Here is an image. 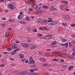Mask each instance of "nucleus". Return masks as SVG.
Returning <instances> with one entry per match:
<instances>
[{
	"mask_svg": "<svg viewBox=\"0 0 75 75\" xmlns=\"http://www.w3.org/2000/svg\"><path fill=\"white\" fill-rule=\"evenodd\" d=\"M57 24V22L55 21L53 22L52 23H50L48 24L49 25H51L52 27L54 26H56Z\"/></svg>",
	"mask_w": 75,
	"mask_h": 75,
	"instance_id": "obj_1",
	"label": "nucleus"
},
{
	"mask_svg": "<svg viewBox=\"0 0 75 75\" xmlns=\"http://www.w3.org/2000/svg\"><path fill=\"white\" fill-rule=\"evenodd\" d=\"M13 4H9L8 6L7 7H8V8L10 7L11 9H14V8L13 7Z\"/></svg>",
	"mask_w": 75,
	"mask_h": 75,
	"instance_id": "obj_2",
	"label": "nucleus"
},
{
	"mask_svg": "<svg viewBox=\"0 0 75 75\" xmlns=\"http://www.w3.org/2000/svg\"><path fill=\"white\" fill-rule=\"evenodd\" d=\"M21 45L24 47H25V48H27L28 47V45L26 44H22Z\"/></svg>",
	"mask_w": 75,
	"mask_h": 75,
	"instance_id": "obj_3",
	"label": "nucleus"
},
{
	"mask_svg": "<svg viewBox=\"0 0 75 75\" xmlns=\"http://www.w3.org/2000/svg\"><path fill=\"white\" fill-rule=\"evenodd\" d=\"M19 74L20 75H26V73H25V72L24 71L21 72H19Z\"/></svg>",
	"mask_w": 75,
	"mask_h": 75,
	"instance_id": "obj_4",
	"label": "nucleus"
},
{
	"mask_svg": "<svg viewBox=\"0 0 75 75\" xmlns=\"http://www.w3.org/2000/svg\"><path fill=\"white\" fill-rule=\"evenodd\" d=\"M70 18H69V16H67L65 17V20H69Z\"/></svg>",
	"mask_w": 75,
	"mask_h": 75,
	"instance_id": "obj_5",
	"label": "nucleus"
},
{
	"mask_svg": "<svg viewBox=\"0 0 75 75\" xmlns=\"http://www.w3.org/2000/svg\"><path fill=\"white\" fill-rule=\"evenodd\" d=\"M25 20L26 21H30V18L29 17H27L25 18Z\"/></svg>",
	"mask_w": 75,
	"mask_h": 75,
	"instance_id": "obj_6",
	"label": "nucleus"
},
{
	"mask_svg": "<svg viewBox=\"0 0 75 75\" xmlns=\"http://www.w3.org/2000/svg\"><path fill=\"white\" fill-rule=\"evenodd\" d=\"M54 9V6H51L50 8V11H51L52 10H53Z\"/></svg>",
	"mask_w": 75,
	"mask_h": 75,
	"instance_id": "obj_7",
	"label": "nucleus"
},
{
	"mask_svg": "<svg viewBox=\"0 0 75 75\" xmlns=\"http://www.w3.org/2000/svg\"><path fill=\"white\" fill-rule=\"evenodd\" d=\"M9 32H7L6 33V37H8V35H9Z\"/></svg>",
	"mask_w": 75,
	"mask_h": 75,
	"instance_id": "obj_8",
	"label": "nucleus"
},
{
	"mask_svg": "<svg viewBox=\"0 0 75 75\" xmlns=\"http://www.w3.org/2000/svg\"><path fill=\"white\" fill-rule=\"evenodd\" d=\"M37 47L36 46H34L32 47L31 48V50H33L34 48H37Z\"/></svg>",
	"mask_w": 75,
	"mask_h": 75,
	"instance_id": "obj_9",
	"label": "nucleus"
},
{
	"mask_svg": "<svg viewBox=\"0 0 75 75\" xmlns=\"http://www.w3.org/2000/svg\"><path fill=\"white\" fill-rule=\"evenodd\" d=\"M43 8L46 9V8H48V7L47 6H43Z\"/></svg>",
	"mask_w": 75,
	"mask_h": 75,
	"instance_id": "obj_10",
	"label": "nucleus"
},
{
	"mask_svg": "<svg viewBox=\"0 0 75 75\" xmlns=\"http://www.w3.org/2000/svg\"><path fill=\"white\" fill-rule=\"evenodd\" d=\"M21 18V16L20 15H19L18 16V19L19 20H20Z\"/></svg>",
	"mask_w": 75,
	"mask_h": 75,
	"instance_id": "obj_11",
	"label": "nucleus"
},
{
	"mask_svg": "<svg viewBox=\"0 0 75 75\" xmlns=\"http://www.w3.org/2000/svg\"><path fill=\"white\" fill-rule=\"evenodd\" d=\"M45 56L46 57H50V56H51V55L49 54H45Z\"/></svg>",
	"mask_w": 75,
	"mask_h": 75,
	"instance_id": "obj_12",
	"label": "nucleus"
},
{
	"mask_svg": "<svg viewBox=\"0 0 75 75\" xmlns=\"http://www.w3.org/2000/svg\"><path fill=\"white\" fill-rule=\"evenodd\" d=\"M25 58L22 59H21V62H24V61H25Z\"/></svg>",
	"mask_w": 75,
	"mask_h": 75,
	"instance_id": "obj_13",
	"label": "nucleus"
},
{
	"mask_svg": "<svg viewBox=\"0 0 75 75\" xmlns=\"http://www.w3.org/2000/svg\"><path fill=\"white\" fill-rule=\"evenodd\" d=\"M68 43L69 44V47H72V44H71V42H68Z\"/></svg>",
	"mask_w": 75,
	"mask_h": 75,
	"instance_id": "obj_14",
	"label": "nucleus"
},
{
	"mask_svg": "<svg viewBox=\"0 0 75 75\" xmlns=\"http://www.w3.org/2000/svg\"><path fill=\"white\" fill-rule=\"evenodd\" d=\"M37 20H38V23H40V22H41V19H38Z\"/></svg>",
	"mask_w": 75,
	"mask_h": 75,
	"instance_id": "obj_15",
	"label": "nucleus"
},
{
	"mask_svg": "<svg viewBox=\"0 0 75 75\" xmlns=\"http://www.w3.org/2000/svg\"><path fill=\"white\" fill-rule=\"evenodd\" d=\"M62 25H63V26H67V25L66 23H63L62 24Z\"/></svg>",
	"mask_w": 75,
	"mask_h": 75,
	"instance_id": "obj_16",
	"label": "nucleus"
},
{
	"mask_svg": "<svg viewBox=\"0 0 75 75\" xmlns=\"http://www.w3.org/2000/svg\"><path fill=\"white\" fill-rule=\"evenodd\" d=\"M39 29L40 30H44V29L42 28V27H39Z\"/></svg>",
	"mask_w": 75,
	"mask_h": 75,
	"instance_id": "obj_17",
	"label": "nucleus"
},
{
	"mask_svg": "<svg viewBox=\"0 0 75 75\" xmlns=\"http://www.w3.org/2000/svg\"><path fill=\"white\" fill-rule=\"evenodd\" d=\"M9 22H10V23H11V22H14V20H8Z\"/></svg>",
	"mask_w": 75,
	"mask_h": 75,
	"instance_id": "obj_18",
	"label": "nucleus"
},
{
	"mask_svg": "<svg viewBox=\"0 0 75 75\" xmlns=\"http://www.w3.org/2000/svg\"><path fill=\"white\" fill-rule=\"evenodd\" d=\"M72 55L73 56H75V52H74L72 54Z\"/></svg>",
	"mask_w": 75,
	"mask_h": 75,
	"instance_id": "obj_19",
	"label": "nucleus"
},
{
	"mask_svg": "<svg viewBox=\"0 0 75 75\" xmlns=\"http://www.w3.org/2000/svg\"><path fill=\"white\" fill-rule=\"evenodd\" d=\"M63 3H64V4H68V2L67 1H64Z\"/></svg>",
	"mask_w": 75,
	"mask_h": 75,
	"instance_id": "obj_20",
	"label": "nucleus"
},
{
	"mask_svg": "<svg viewBox=\"0 0 75 75\" xmlns=\"http://www.w3.org/2000/svg\"><path fill=\"white\" fill-rule=\"evenodd\" d=\"M1 25H2V27H6V25H4L3 24H1Z\"/></svg>",
	"mask_w": 75,
	"mask_h": 75,
	"instance_id": "obj_21",
	"label": "nucleus"
},
{
	"mask_svg": "<svg viewBox=\"0 0 75 75\" xmlns=\"http://www.w3.org/2000/svg\"><path fill=\"white\" fill-rule=\"evenodd\" d=\"M31 62L32 64H35V61H34V60H33Z\"/></svg>",
	"mask_w": 75,
	"mask_h": 75,
	"instance_id": "obj_22",
	"label": "nucleus"
},
{
	"mask_svg": "<svg viewBox=\"0 0 75 75\" xmlns=\"http://www.w3.org/2000/svg\"><path fill=\"white\" fill-rule=\"evenodd\" d=\"M52 61H58V60L57 59H53Z\"/></svg>",
	"mask_w": 75,
	"mask_h": 75,
	"instance_id": "obj_23",
	"label": "nucleus"
},
{
	"mask_svg": "<svg viewBox=\"0 0 75 75\" xmlns=\"http://www.w3.org/2000/svg\"><path fill=\"white\" fill-rule=\"evenodd\" d=\"M12 48H8L7 49V50L8 51H11V50H12Z\"/></svg>",
	"mask_w": 75,
	"mask_h": 75,
	"instance_id": "obj_24",
	"label": "nucleus"
},
{
	"mask_svg": "<svg viewBox=\"0 0 75 75\" xmlns=\"http://www.w3.org/2000/svg\"><path fill=\"white\" fill-rule=\"evenodd\" d=\"M37 5L36 4H35L33 8H35L37 7Z\"/></svg>",
	"mask_w": 75,
	"mask_h": 75,
	"instance_id": "obj_25",
	"label": "nucleus"
},
{
	"mask_svg": "<svg viewBox=\"0 0 75 75\" xmlns=\"http://www.w3.org/2000/svg\"><path fill=\"white\" fill-rule=\"evenodd\" d=\"M27 29H28V31H30L31 30V28H27Z\"/></svg>",
	"mask_w": 75,
	"mask_h": 75,
	"instance_id": "obj_26",
	"label": "nucleus"
},
{
	"mask_svg": "<svg viewBox=\"0 0 75 75\" xmlns=\"http://www.w3.org/2000/svg\"><path fill=\"white\" fill-rule=\"evenodd\" d=\"M52 38V35H50L48 38V39H51Z\"/></svg>",
	"mask_w": 75,
	"mask_h": 75,
	"instance_id": "obj_27",
	"label": "nucleus"
},
{
	"mask_svg": "<svg viewBox=\"0 0 75 75\" xmlns=\"http://www.w3.org/2000/svg\"><path fill=\"white\" fill-rule=\"evenodd\" d=\"M57 42H55V41H54V42H53L52 43V44H56V43H57Z\"/></svg>",
	"mask_w": 75,
	"mask_h": 75,
	"instance_id": "obj_28",
	"label": "nucleus"
},
{
	"mask_svg": "<svg viewBox=\"0 0 75 75\" xmlns=\"http://www.w3.org/2000/svg\"><path fill=\"white\" fill-rule=\"evenodd\" d=\"M71 27H74L75 26V24H72L71 25Z\"/></svg>",
	"mask_w": 75,
	"mask_h": 75,
	"instance_id": "obj_29",
	"label": "nucleus"
},
{
	"mask_svg": "<svg viewBox=\"0 0 75 75\" xmlns=\"http://www.w3.org/2000/svg\"><path fill=\"white\" fill-rule=\"evenodd\" d=\"M1 67H4V65L3 64H2L1 65Z\"/></svg>",
	"mask_w": 75,
	"mask_h": 75,
	"instance_id": "obj_30",
	"label": "nucleus"
},
{
	"mask_svg": "<svg viewBox=\"0 0 75 75\" xmlns=\"http://www.w3.org/2000/svg\"><path fill=\"white\" fill-rule=\"evenodd\" d=\"M12 48H17V46H13V47H12Z\"/></svg>",
	"mask_w": 75,
	"mask_h": 75,
	"instance_id": "obj_31",
	"label": "nucleus"
},
{
	"mask_svg": "<svg viewBox=\"0 0 75 75\" xmlns=\"http://www.w3.org/2000/svg\"><path fill=\"white\" fill-rule=\"evenodd\" d=\"M6 61V60L4 59H2V62H4V61Z\"/></svg>",
	"mask_w": 75,
	"mask_h": 75,
	"instance_id": "obj_32",
	"label": "nucleus"
},
{
	"mask_svg": "<svg viewBox=\"0 0 75 75\" xmlns=\"http://www.w3.org/2000/svg\"><path fill=\"white\" fill-rule=\"evenodd\" d=\"M24 58V55H22L20 57V58L21 59V58Z\"/></svg>",
	"mask_w": 75,
	"mask_h": 75,
	"instance_id": "obj_33",
	"label": "nucleus"
},
{
	"mask_svg": "<svg viewBox=\"0 0 75 75\" xmlns=\"http://www.w3.org/2000/svg\"><path fill=\"white\" fill-rule=\"evenodd\" d=\"M21 24H25V22H24L21 21L20 22Z\"/></svg>",
	"mask_w": 75,
	"mask_h": 75,
	"instance_id": "obj_34",
	"label": "nucleus"
},
{
	"mask_svg": "<svg viewBox=\"0 0 75 75\" xmlns=\"http://www.w3.org/2000/svg\"><path fill=\"white\" fill-rule=\"evenodd\" d=\"M13 47V44H11L9 45V47L10 48H11V47Z\"/></svg>",
	"mask_w": 75,
	"mask_h": 75,
	"instance_id": "obj_35",
	"label": "nucleus"
},
{
	"mask_svg": "<svg viewBox=\"0 0 75 75\" xmlns=\"http://www.w3.org/2000/svg\"><path fill=\"white\" fill-rule=\"evenodd\" d=\"M19 14H20V15H23V12H21Z\"/></svg>",
	"mask_w": 75,
	"mask_h": 75,
	"instance_id": "obj_36",
	"label": "nucleus"
},
{
	"mask_svg": "<svg viewBox=\"0 0 75 75\" xmlns=\"http://www.w3.org/2000/svg\"><path fill=\"white\" fill-rule=\"evenodd\" d=\"M34 66H35L34 67H36V66H35V65H31L30 66V67H32V68L34 67Z\"/></svg>",
	"mask_w": 75,
	"mask_h": 75,
	"instance_id": "obj_37",
	"label": "nucleus"
},
{
	"mask_svg": "<svg viewBox=\"0 0 75 75\" xmlns=\"http://www.w3.org/2000/svg\"><path fill=\"white\" fill-rule=\"evenodd\" d=\"M70 58H71V59H74V57L73 56H70Z\"/></svg>",
	"mask_w": 75,
	"mask_h": 75,
	"instance_id": "obj_38",
	"label": "nucleus"
},
{
	"mask_svg": "<svg viewBox=\"0 0 75 75\" xmlns=\"http://www.w3.org/2000/svg\"><path fill=\"white\" fill-rule=\"evenodd\" d=\"M71 36L73 38H74V37H75V35H71Z\"/></svg>",
	"mask_w": 75,
	"mask_h": 75,
	"instance_id": "obj_39",
	"label": "nucleus"
},
{
	"mask_svg": "<svg viewBox=\"0 0 75 75\" xmlns=\"http://www.w3.org/2000/svg\"><path fill=\"white\" fill-rule=\"evenodd\" d=\"M72 44H75V41H72L71 42Z\"/></svg>",
	"mask_w": 75,
	"mask_h": 75,
	"instance_id": "obj_40",
	"label": "nucleus"
},
{
	"mask_svg": "<svg viewBox=\"0 0 75 75\" xmlns=\"http://www.w3.org/2000/svg\"><path fill=\"white\" fill-rule=\"evenodd\" d=\"M29 11H33V9L31 8H30L29 9Z\"/></svg>",
	"mask_w": 75,
	"mask_h": 75,
	"instance_id": "obj_41",
	"label": "nucleus"
},
{
	"mask_svg": "<svg viewBox=\"0 0 75 75\" xmlns=\"http://www.w3.org/2000/svg\"><path fill=\"white\" fill-rule=\"evenodd\" d=\"M33 31H34V32H37V30L35 29H34L33 30Z\"/></svg>",
	"mask_w": 75,
	"mask_h": 75,
	"instance_id": "obj_42",
	"label": "nucleus"
},
{
	"mask_svg": "<svg viewBox=\"0 0 75 75\" xmlns=\"http://www.w3.org/2000/svg\"><path fill=\"white\" fill-rule=\"evenodd\" d=\"M40 61H42V62H43V58H41L40 59Z\"/></svg>",
	"mask_w": 75,
	"mask_h": 75,
	"instance_id": "obj_43",
	"label": "nucleus"
},
{
	"mask_svg": "<svg viewBox=\"0 0 75 75\" xmlns=\"http://www.w3.org/2000/svg\"><path fill=\"white\" fill-rule=\"evenodd\" d=\"M52 20H48V22H52Z\"/></svg>",
	"mask_w": 75,
	"mask_h": 75,
	"instance_id": "obj_44",
	"label": "nucleus"
},
{
	"mask_svg": "<svg viewBox=\"0 0 75 75\" xmlns=\"http://www.w3.org/2000/svg\"><path fill=\"white\" fill-rule=\"evenodd\" d=\"M72 50L73 51H75V47H74L73 48Z\"/></svg>",
	"mask_w": 75,
	"mask_h": 75,
	"instance_id": "obj_45",
	"label": "nucleus"
},
{
	"mask_svg": "<svg viewBox=\"0 0 75 75\" xmlns=\"http://www.w3.org/2000/svg\"><path fill=\"white\" fill-rule=\"evenodd\" d=\"M1 20H6V18H2Z\"/></svg>",
	"mask_w": 75,
	"mask_h": 75,
	"instance_id": "obj_46",
	"label": "nucleus"
},
{
	"mask_svg": "<svg viewBox=\"0 0 75 75\" xmlns=\"http://www.w3.org/2000/svg\"><path fill=\"white\" fill-rule=\"evenodd\" d=\"M10 59L12 61H14V59H13L12 58H10Z\"/></svg>",
	"mask_w": 75,
	"mask_h": 75,
	"instance_id": "obj_47",
	"label": "nucleus"
},
{
	"mask_svg": "<svg viewBox=\"0 0 75 75\" xmlns=\"http://www.w3.org/2000/svg\"><path fill=\"white\" fill-rule=\"evenodd\" d=\"M38 14H39V13H42V11H41L40 10L39 11H38Z\"/></svg>",
	"mask_w": 75,
	"mask_h": 75,
	"instance_id": "obj_48",
	"label": "nucleus"
},
{
	"mask_svg": "<svg viewBox=\"0 0 75 75\" xmlns=\"http://www.w3.org/2000/svg\"><path fill=\"white\" fill-rule=\"evenodd\" d=\"M34 70H33V69H31L30 70V72H34Z\"/></svg>",
	"mask_w": 75,
	"mask_h": 75,
	"instance_id": "obj_49",
	"label": "nucleus"
},
{
	"mask_svg": "<svg viewBox=\"0 0 75 75\" xmlns=\"http://www.w3.org/2000/svg\"><path fill=\"white\" fill-rule=\"evenodd\" d=\"M26 3H28V4H30V3H31L29 1H27Z\"/></svg>",
	"mask_w": 75,
	"mask_h": 75,
	"instance_id": "obj_50",
	"label": "nucleus"
},
{
	"mask_svg": "<svg viewBox=\"0 0 75 75\" xmlns=\"http://www.w3.org/2000/svg\"><path fill=\"white\" fill-rule=\"evenodd\" d=\"M29 59H32L33 60V57H32L31 56L30 58H29Z\"/></svg>",
	"mask_w": 75,
	"mask_h": 75,
	"instance_id": "obj_51",
	"label": "nucleus"
},
{
	"mask_svg": "<svg viewBox=\"0 0 75 75\" xmlns=\"http://www.w3.org/2000/svg\"><path fill=\"white\" fill-rule=\"evenodd\" d=\"M68 43H65V46H66V47H68Z\"/></svg>",
	"mask_w": 75,
	"mask_h": 75,
	"instance_id": "obj_52",
	"label": "nucleus"
},
{
	"mask_svg": "<svg viewBox=\"0 0 75 75\" xmlns=\"http://www.w3.org/2000/svg\"><path fill=\"white\" fill-rule=\"evenodd\" d=\"M28 42H31V39L28 40Z\"/></svg>",
	"mask_w": 75,
	"mask_h": 75,
	"instance_id": "obj_53",
	"label": "nucleus"
},
{
	"mask_svg": "<svg viewBox=\"0 0 75 75\" xmlns=\"http://www.w3.org/2000/svg\"><path fill=\"white\" fill-rule=\"evenodd\" d=\"M60 45H62V46H65V44H61Z\"/></svg>",
	"mask_w": 75,
	"mask_h": 75,
	"instance_id": "obj_54",
	"label": "nucleus"
},
{
	"mask_svg": "<svg viewBox=\"0 0 75 75\" xmlns=\"http://www.w3.org/2000/svg\"><path fill=\"white\" fill-rule=\"evenodd\" d=\"M28 60H27L25 61V63L26 64L28 63Z\"/></svg>",
	"mask_w": 75,
	"mask_h": 75,
	"instance_id": "obj_55",
	"label": "nucleus"
},
{
	"mask_svg": "<svg viewBox=\"0 0 75 75\" xmlns=\"http://www.w3.org/2000/svg\"><path fill=\"white\" fill-rule=\"evenodd\" d=\"M32 63H31V62H28V64H29V65H31V64Z\"/></svg>",
	"mask_w": 75,
	"mask_h": 75,
	"instance_id": "obj_56",
	"label": "nucleus"
},
{
	"mask_svg": "<svg viewBox=\"0 0 75 75\" xmlns=\"http://www.w3.org/2000/svg\"><path fill=\"white\" fill-rule=\"evenodd\" d=\"M16 43H17L18 44H19L20 43V42H19V41H17V40H16Z\"/></svg>",
	"mask_w": 75,
	"mask_h": 75,
	"instance_id": "obj_57",
	"label": "nucleus"
},
{
	"mask_svg": "<svg viewBox=\"0 0 75 75\" xmlns=\"http://www.w3.org/2000/svg\"><path fill=\"white\" fill-rule=\"evenodd\" d=\"M67 65H64V66H63V67L64 68H65V67H67Z\"/></svg>",
	"mask_w": 75,
	"mask_h": 75,
	"instance_id": "obj_58",
	"label": "nucleus"
},
{
	"mask_svg": "<svg viewBox=\"0 0 75 75\" xmlns=\"http://www.w3.org/2000/svg\"><path fill=\"white\" fill-rule=\"evenodd\" d=\"M13 45V46H16V45H17V44L16 43H14Z\"/></svg>",
	"mask_w": 75,
	"mask_h": 75,
	"instance_id": "obj_59",
	"label": "nucleus"
},
{
	"mask_svg": "<svg viewBox=\"0 0 75 75\" xmlns=\"http://www.w3.org/2000/svg\"><path fill=\"white\" fill-rule=\"evenodd\" d=\"M11 54H12V55H14V52H11Z\"/></svg>",
	"mask_w": 75,
	"mask_h": 75,
	"instance_id": "obj_60",
	"label": "nucleus"
},
{
	"mask_svg": "<svg viewBox=\"0 0 75 75\" xmlns=\"http://www.w3.org/2000/svg\"><path fill=\"white\" fill-rule=\"evenodd\" d=\"M5 13H7V12H8V10H5Z\"/></svg>",
	"mask_w": 75,
	"mask_h": 75,
	"instance_id": "obj_61",
	"label": "nucleus"
},
{
	"mask_svg": "<svg viewBox=\"0 0 75 75\" xmlns=\"http://www.w3.org/2000/svg\"><path fill=\"white\" fill-rule=\"evenodd\" d=\"M60 8H63V6H61L60 7Z\"/></svg>",
	"mask_w": 75,
	"mask_h": 75,
	"instance_id": "obj_62",
	"label": "nucleus"
},
{
	"mask_svg": "<svg viewBox=\"0 0 75 75\" xmlns=\"http://www.w3.org/2000/svg\"><path fill=\"white\" fill-rule=\"evenodd\" d=\"M61 62H64V59H62L61 60Z\"/></svg>",
	"mask_w": 75,
	"mask_h": 75,
	"instance_id": "obj_63",
	"label": "nucleus"
},
{
	"mask_svg": "<svg viewBox=\"0 0 75 75\" xmlns=\"http://www.w3.org/2000/svg\"><path fill=\"white\" fill-rule=\"evenodd\" d=\"M38 7L40 9V8H41V6H38Z\"/></svg>",
	"mask_w": 75,
	"mask_h": 75,
	"instance_id": "obj_64",
	"label": "nucleus"
}]
</instances>
